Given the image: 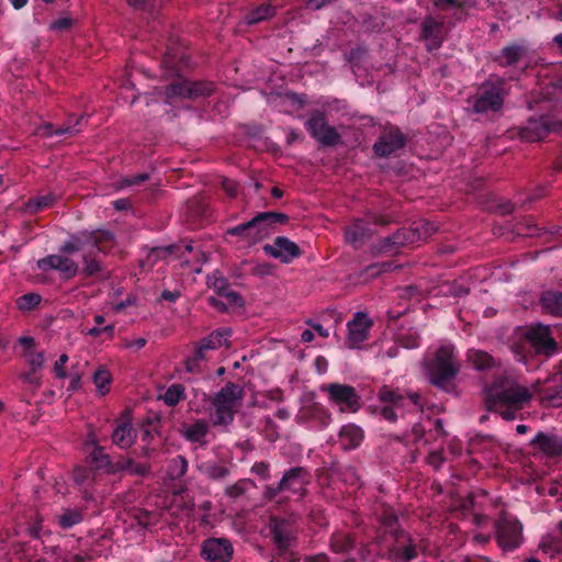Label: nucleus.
Masks as SVG:
<instances>
[{
    "label": "nucleus",
    "instance_id": "23",
    "mask_svg": "<svg viewBox=\"0 0 562 562\" xmlns=\"http://www.w3.org/2000/svg\"><path fill=\"white\" fill-rule=\"evenodd\" d=\"M530 445L549 458L562 456V437L555 434L539 431Z\"/></svg>",
    "mask_w": 562,
    "mask_h": 562
},
{
    "label": "nucleus",
    "instance_id": "38",
    "mask_svg": "<svg viewBox=\"0 0 562 562\" xmlns=\"http://www.w3.org/2000/svg\"><path fill=\"white\" fill-rule=\"evenodd\" d=\"M355 548V539L349 533L336 532L330 539V549L335 553H348Z\"/></svg>",
    "mask_w": 562,
    "mask_h": 562
},
{
    "label": "nucleus",
    "instance_id": "8",
    "mask_svg": "<svg viewBox=\"0 0 562 562\" xmlns=\"http://www.w3.org/2000/svg\"><path fill=\"white\" fill-rule=\"evenodd\" d=\"M389 223L390 220L384 216L370 213L367 218L355 220L345 227V241L355 249H359L374 235L371 224L385 226Z\"/></svg>",
    "mask_w": 562,
    "mask_h": 562
},
{
    "label": "nucleus",
    "instance_id": "59",
    "mask_svg": "<svg viewBox=\"0 0 562 562\" xmlns=\"http://www.w3.org/2000/svg\"><path fill=\"white\" fill-rule=\"evenodd\" d=\"M222 296L227 300L229 305L235 307H240L245 303L243 296L238 292L232 291L229 289Z\"/></svg>",
    "mask_w": 562,
    "mask_h": 562
},
{
    "label": "nucleus",
    "instance_id": "48",
    "mask_svg": "<svg viewBox=\"0 0 562 562\" xmlns=\"http://www.w3.org/2000/svg\"><path fill=\"white\" fill-rule=\"evenodd\" d=\"M82 521V514L76 509H67L58 516V524L64 529H69Z\"/></svg>",
    "mask_w": 562,
    "mask_h": 562
},
{
    "label": "nucleus",
    "instance_id": "49",
    "mask_svg": "<svg viewBox=\"0 0 562 562\" xmlns=\"http://www.w3.org/2000/svg\"><path fill=\"white\" fill-rule=\"evenodd\" d=\"M41 295L36 293H27L18 299V306L21 311H31L41 303Z\"/></svg>",
    "mask_w": 562,
    "mask_h": 562
},
{
    "label": "nucleus",
    "instance_id": "30",
    "mask_svg": "<svg viewBox=\"0 0 562 562\" xmlns=\"http://www.w3.org/2000/svg\"><path fill=\"white\" fill-rule=\"evenodd\" d=\"M411 234L414 235V244L427 240L438 229V227L428 220H418L409 225Z\"/></svg>",
    "mask_w": 562,
    "mask_h": 562
},
{
    "label": "nucleus",
    "instance_id": "24",
    "mask_svg": "<svg viewBox=\"0 0 562 562\" xmlns=\"http://www.w3.org/2000/svg\"><path fill=\"white\" fill-rule=\"evenodd\" d=\"M210 431V425L204 419H196L191 425H184L180 430V435L189 442L200 443L205 446L206 441L204 438Z\"/></svg>",
    "mask_w": 562,
    "mask_h": 562
},
{
    "label": "nucleus",
    "instance_id": "11",
    "mask_svg": "<svg viewBox=\"0 0 562 562\" xmlns=\"http://www.w3.org/2000/svg\"><path fill=\"white\" fill-rule=\"evenodd\" d=\"M407 136L394 125L386 126L380 134L378 140L373 145L375 155L380 157H389L407 144Z\"/></svg>",
    "mask_w": 562,
    "mask_h": 562
},
{
    "label": "nucleus",
    "instance_id": "52",
    "mask_svg": "<svg viewBox=\"0 0 562 562\" xmlns=\"http://www.w3.org/2000/svg\"><path fill=\"white\" fill-rule=\"evenodd\" d=\"M393 239H395L398 248L414 244V235L411 234L409 226L394 232Z\"/></svg>",
    "mask_w": 562,
    "mask_h": 562
},
{
    "label": "nucleus",
    "instance_id": "22",
    "mask_svg": "<svg viewBox=\"0 0 562 562\" xmlns=\"http://www.w3.org/2000/svg\"><path fill=\"white\" fill-rule=\"evenodd\" d=\"M372 323L362 312H357L353 319L348 323V337L346 345L348 348H358L368 337V331Z\"/></svg>",
    "mask_w": 562,
    "mask_h": 562
},
{
    "label": "nucleus",
    "instance_id": "64",
    "mask_svg": "<svg viewBox=\"0 0 562 562\" xmlns=\"http://www.w3.org/2000/svg\"><path fill=\"white\" fill-rule=\"evenodd\" d=\"M126 470V458H120L116 461H110V465L108 468V472L115 474L117 472H122Z\"/></svg>",
    "mask_w": 562,
    "mask_h": 562
},
{
    "label": "nucleus",
    "instance_id": "21",
    "mask_svg": "<svg viewBox=\"0 0 562 562\" xmlns=\"http://www.w3.org/2000/svg\"><path fill=\"white\" fill-rule=\"evenodd\" d=\"M111 439L112 442L121 449H127L134 445L136 431L133 427L128 412H124L121 419L116 420Z\"/></svg>",
    "mask_w": 562,
    "mask_h": 562
},
{
    "label": "nucleus",
    "instance_id": "28",
    "mask_svg": "<svg viewBox=\"0 0 562 562\" xmlns=\"http://www.w3.org/2000/svg\"><path fill=\"white\" fill-rule=\"evenodd\" d=\"M467 359L479 371L490 370L497 366L496 359L483 350L469 349Z\"/></svg>",
    "mask_w": 562,
    "mask_h": 562
},
{
    "label": "nucleus",
    "instance_id": "34",
    "mask_svg": "<svg viewBox=\"0 0 562 562\" xmlns=\"http://www.w3.org/2000/svg\"><path fill=\"white\" fill-rule=\"evenodd\" d=\"M199 471L207 479L213 481H223L229 474L227 467L221 465L213 461H207L199 465Z\"/></svg>",
    "mask_w": 562,
    "mask_h": 562
},
{
    "label": "nucleus",
    "instance_id": "41",
    "mask_svg": "<svg viewBox=\"0 0 562 562\" xmlns=\"http://www.w3.org/2000/svg\"><path fill=\"white\" fill-rule=\"evenodd\" d=\"M88 238L90 239V246L95 248L98 251L103 250L104 244H111L114 241L113 233L108 229L88 232Z\"/></svg>",
    "mask_w": 562,
    "mask_h": 562
},
{
    "label": "nucleus",
    "instance_id": "18",
    "mask_svg": "<svg viewBox=\"0 0 562 562\" xmlns=\"http://www.w3.org/2000/svg\"><path fill=\"white\" fill-rule=\"evenodd\" d=\"M233 552V546L226 538H209L201 549V555L209 562H229Z\"/></svg>",
    "mask_w": 562,
    "mask_h": 562
},
{
    "label": "nucleus",
    "instance_id": "44",
    "mask_svg": "<svg viewBox=\"0 0 562 562\" xmlns=\"http://www.w3.org/2000/svg\"><path fill=\"white\" fill-rule=\"evenodd\" d=\"M214 90L215 86L211 81H190L189 99L210 97Z\"/></svg>",
    "mask_w": 562,
    "mask_h": 562
},
{
    "label": "nucleus",
    "instance_id": "54",
    "mask_svg": "<svg viewBox=\"0 0 562 562\" xmlns=\"http://www.w3.org/2000/svg\"><path fill=\"white\" fill-rule=\"evenodd\" d=\"M249 482V480H239L238 482L226 486L225 494L231 498H237L246 493Z\"/></svg>",
    "mask_w": 562,
    "mask_h": 562
},
{
    "label": "nucleus",
    "instance_id": "29",
    "mask_svg": "<svg viewBox=\"0 0 562 562\" xmlns=\"http://www.w3.org/2000/svg\"><path fill=\"white\" fill-rule=\"evenodd\" d=\"M541 398L552 406H562V374L554 375L550 384L541 390Z\"/></svg>",
    "mask_w": 562,
    "mask_h": 562
},
{
    "label": "nucleus",
    "instance_id": "39",
    "mask_svg": "<svg viewBox=\"0 0 562 562\" xmlns=\"http://www.w3.org/2000/svg\"><path fill=\"white\" fill-rule=\"evenodd\" d=\"M87 246H90V239L88 238V232H81L72 235L60 248L61 252L75 254L85 250Z\"/></svg>",
    "mask_w": 562,
    "mask_h": 562
},
{
    "label": "nucleus",
    "instance_id": "62",
    "mask_svg": "<svg viewBox=\"0 0 562 562\" xmlns=\"http://www.w3.org/2000/svg\"><path fill=\"white\" fill-rule=\"evenodd\" d=\"M68 361V356L66 353H63L59 359L55 362L54 371L56 373V376L59 379H65L67 373L65 370V364Z\"/></svg>",
    "mask_w": 562,
    "mask_h": 562
},
{
    "label": "nucleus",
    "instance_id": "12",
    "mask_svg": "<svg viewBox=\"0 0 562 562\" xmlns=\"http://www.w3.org/2000/svg\"><path fill=\"white\" fill-rule=\"evenodd\" d=\"M562 122L553 121L549 116L530 117L526 125L520 128V137L526 142H539L547 137L551 132L559 131Z\"/></svg>",
    "mask_w": 562,
    "mask_h": 562
},
{
    "label": "nucleus",
    "instance_id": "50",
    "mask_svg": "<svg viewBox=\"0 0 562 562\" xmlns=\"http://www.w3.org/2000/svg\"><path fill=\"white\" fill-rule=\"evenodd\" d=\"M150 467L146 463H137L132 458H126V470L131 475L145 476L149 473Z\"/></svg>",
    "mask_w": 562,
    "mask_h": 562
},
{
    "label": "nucleus",
    "instance_id": "4",
    "mask_svg": "<svg viewBox=\"0 0 562 562\" xmlns=\"http://www.w3.org/2000/svg\"><path fill=\"white\" fill-rule=\"evenodd\" d=\"M519 361L526 362L527 353L549 358L557 353L558 342L552 337L549 326L538 324L530 326L524 334V341L512 346Z\"/></svg>",
    "mask_w": 562,
    "mask_h": 562
},
{
    "label": "nucleus",
    "instance_id": "55",
    "mask_svg": "<svg viewBox=\"0 0 562 562\" xmlns=\"http://www.w3.org/2000/svg\"><path fill=\"white\" fill-rule=\"evenodd\" d=\"M381 522L390 535L392 530H402L397 527V516L392 512H385L381 516Z\"/></svg>",
    "mask_w": 562,
    "mask_h": 562
},
{
    "label": "nucleus",
    "instance_id": "60",
    "mask_svg": "<svg viewBox=\"0 0 562 562\" xmlns=\"http://www.w3.org/2000/svg\"><path fill=\"white\" fill-rule=\"evenodd\" d=\"M21 379H22L25 383H27V384L32 385V386H33V387H35V389L40 387V385H41V375H40V374H38V372H37V371H35V370H31V369H30V371H29V372H25V373H23V374L21 375Z\"/></svg>",
    "mask_w": 562,
    "mask_h": 562
},
{
    "label": "nucleus",
    "instance_id": "16",
    "mask_svg": "<svg viewBox=\"0 0 562 562\" xmlns=\"http://www.w3.org/2000/svg\"><path fill=\"white\" fill-rule=\"evenodd\" d=\"M445 37V21L426 15L420 23L419 38L425 42L427 50L438 49Z\"/></svg>",
    "mask_w": 562,
    "mask_h": 562
},
{
    "label": "nucleus",
    "instance_id": "35",
    "mask_svg": "<svg viewBox=\"0 0 562 562\" xmlns=\"http://www.w3.org/2000/svg\"><path fill=\"white\" fill-rule=\"evenodd\" d=\"M276 14V8L271 4L262 3L256 9L245 14L244 20L247 24L252 25L261 21L268 20Z\"/></svg>",
    "mask_w": 562,
    "mask_h": 562
},
{
    "label": "nucleus",
    "instance_id": "31",
    "mask_svg": "<svg viewBox=\"0 0 562 562\" xmlns=\"http://www.w3.org/2000/svg\"><path fill=\"white\" fill-rule=\"evenodd\" d=\"M231 336L229 329H216L213 330L210 335L206 337L201 338L198 340L207 351L210 350H216L221 348L222 346H227V339Z\"/></svg>",
    "mask_w": 562,
    "mask_h": 562
},
{
    "label": "nucleus",
    "instance_id": "43",
    "mask_svg": "<svg viewBox=\"0 0 562 562\" xmlns=\"http://www.w3.org/2000/svg\"><path fill=\"white\" fill-rule=\"evenodd\" d=\"M184 386L180 383L171 384L161 396L165 404L172 407L176 406L180 401L186 398Z\"/></svg>",
    "mask_w": 562,
    "mask_h": 562
},
{
    "label": "nucleus",
    "instance_id": "20",
    "mask_svg": "<svg viewBox=\"0 0 562 562\" xmlns=\"http://www.w3.org/2000/svg\"><path fill=\"white\" fill-rule=\"evenodd\" d=\"M379 400L384 404L380 408V415L389 422H395L397 415L395 413L396 407H403L405 404V395L400 390H394L389 386H383L379 391Z\"/></svg>",
    "mask_w": 562,
    "mask_h": 562
},
{
    "label": "nucleus",
    "instance_id": "7",
    "mask_svg": "<svg viewBox=\"0 0 562 562\" xmlns=\"http://www.w3.org/2000/svg\"><path fill=\"white\" fill-rule=\"evenodd\" d=\"M268 527L278 555L291 561L294 554L293 549L297 543L295 524L290 519L271 517Z\"/></svg>",
    "mask_w": 562,
    "mask_h": 562
},
{
    "label": "nucleus",
    "instance_id": "26",
    "mask_svg": "<svg viewBox=\"0 0 562 562\" xmlns=\"http://www.w3.org/2000/svg\"><path fill=\"white\" fill-rule=\"evenodd\" d=\"M363 440V431L360 427L348 424L339 432V442L344 450L357 448Z\"/></svg>",
    "mask_w": 562,
    "mask_h": 562
},
{
    "label": "nucleus",
    "instance_id": "47",
    "mask_svg": "<svg viewBox=\"0 0 562 562\" xmlns=\"http://www.w3.org/2000/svg\"><path fill=\"white\" fill-rule=\"evenodd\" d=\"M111 381L112 378L110 372L103 367H100L93 374V383L101 395H104L110 391Z\"/></svg>",
    "mask_w": 562,
    "mask_h": 562
},
{
    "label": "nucleus",
    "instance_id": "6",
    "mask_svg": "<svg viewBox=\"0 0 562 562\" xmlns=\"http://www.w3.org/2000/svg\"><path fill=\"white\" fill-rule=\"evenodd\" d=\"M504 85V79L488 80L482 83L476 94L469 100L472 103L473 112L486 117L501 112L506 97Z\"/></svg>",
    "mask_w": 562,
    "mask_h": 562
},
{
    "label": "nucleus",
    "instance_id": "14",
    "mask_svg": "<svg viewBox=\"0 0 562 562\" xmlns=\"http://www.w3.org/2000/svg\"><path fill=\"white\" fill-rule=\"evenodd\" d=\"M391 536L396 543L387 552V558L392 562H409L417 558L418 546L405 530H392Z\"/></svg>",
    "mask_w": 562,
    "mask_h": 562
},
{
    "label": "nucleus",
    "instance_id": "32",
    "mask_svg": "<svg viewBox=\"0 0 562 562\" xmlns=\"http://www.w3.org/2000/svg\"><path fill=\"white\" fill-rule=\"evenodd\" d=\"M540 302L547 312L562 316V292L546 291L541 294Z\"/></svg>",
    "mask_w": 562,
    "mask_h": 562
},
{
    "label": "nucleus",
    "instance_id": "36",
    "mask_svg": "<svg viewBox=\"0 0 562 562\" xmlns=\"http://www.w3.org/2000/svg\"><path fill=\"white\" fill-rule=\"evenodd\" d=\"M471 0H431L434 7L442 12L456 9L454 15L457 20L464 18V8L470 5Z\"/></svg>",
    "mask_w": 562,
    "mask_h": 562
},
{
    "label": "nucleus",
    "instance_id": "33",
    "mask_svg": "<svg viewBox=\"0 0 562 562\" xmlns=\"http://www.w3.org/2000/svg\"><path fill=\"white\" fill-rule=\"evenodd\" d=\"M82 260L85 263V267L81 270V273L83 274V277L90 278V277L100 276L102 279L109 278V272L105 271V269L103 268V266L101 265L100 261L92 258L91 251L85 254L82 256Z\"/></svg>",
    "mask_w": 562,
    "mask_h": 562
},
{
    "label": "nucleus",
    "instance_id": "17",
    "mask_svg": "<svg viewBox=\"0 0 562 562\" xmlns=\"http://www.w3.org/2000/svg\"><path fill=\"white\" fill-rule=\"evenodd\" d=\"M262 249L266 255L279 259L282 263H290L302 255L299 245L285 236H278L273 244H266Z\"/></svg>",
    "mask_w": 562,
    "mask_h": 562
},
{
    "label": "nucleus",
    "instance_id": "61",
    "mask_svg": "<svg viewBox=\"0 0 562 562\" xmlns=\"http://www.w3.org/2000/svg\"><path fill=\"white\" fill-rule=\"evenodd\" d=\"M72 22L70 18H60L50 24V30L57 32L68 31L72 26Z\"/></svg>",
    "mask_w": 562,
    "mask_h": 562
},
{
    "label": "nucleus",
    "instance_id": "53",
    "mask_svg": "<svg viewBox=\"0 0 562 562\" xmlns=\"http://www.w3.org/2000/svg\"><path fill=\"white\" fill-rule=\"evenodd\" d=\"M207 283L221 296L229 289V285H228V282L226 281V279L218 276V272H215L211 277H209Z\"/></svg>",
    "mask_w": 562,
    "mask_h": 562
},
{
    "label": "nucleus",
    "instance_id": "25",
    "mask_svg": "<svg viewBox=\"0 0 562 562\" xmlns=\"http://www.w3.org/2000/svg\"><path fill=\"white\" fill-rule=\"evenodd\" d=\"M528 49L525 45L512 44L503 47L499 56L495 60H498L499 65L504 67L515 66L526 57Z\"/></svg>",
    "mask_w": 562,
    "mask_h": 562
},
{
    "label": "nucleus",
    "instance_id": "13",
    "mask_svg": "<svg viewBox=\"0 0 562 562\" xmlns=\"http://www.w3.org/2000/svg\"><path fill=\"white\" fill-rule=\"evenodd\" d=\"M496 540L504 551H513L522 542V526L516 519L503 518L496 526Z\"/></svg>",
    "mask_w": 562,
    "mask_h": 562
},
{
    "label": "nucleus",
    "instance_id": "5",
    "mask_svg": "<svg viewBox=\"0 0 562 562\" xmlns=\"http://www.w3.org/2000/svg\"><path fill=\"white\" fill-rule=\"evenodd\" d=\"M244 397L243 389L234 383L227 382L211 400L213 406L212 422L214 426H228L233 423L237 403Z\"/></svg>",
    "mask_w": 562,
    "mask_h": 562
},
{
    "label": "nucleus",
    "instance_id": "37",
    "mask_svg": "<svg viewBox=\"0 0 562 562\" xmlns=\"http://www.w3.org/2000/svg\"><path fill=\"white\" fill-rule=\"evenodd\" d=\"M45 553L52 559V562H85L82 555L66 551L58 546L45 548Z\"/></svg>",
    "mask_w": 562,
    "mask_h": 562
},
{
    "label": "nucleus",
    "instance_id": "1",
    "mask_svg": "<svg viewBox=\"0 0 562 562\" xmlns=\"http://www.w3.org/2000/svg\"><path fill=\"white\" fill-rule=\"evenodd\" d=\"M533 392L520 384L514 376L497 375L484 387V403L487 411L498 414L504 420H515L528 407Z\"/></svg>",
    "mask_w": 562,
    "mask_h": 562
},
{
    "label": "nucleus",
    "instance_id": "46",
    "mask_svg": "<svg viewBox=\"0 0 562 562\" xmlns=\"http://www.w3.org/2000/svg\"><path fill=\"white\" fill-rule=\"evenodd\" d=\"M54 201H55V196L53 194L36 196L33 199H30L25 203V210L27 212H30L31 214H35L38 211L50 206L54 203Z\"/></svg>",
    "mask_w": 562,
    "mask_h": 562
},
{
    "label": "nucleus",
    "instance_id": "40",
    "mask_svg": "<svg viewBox=\"0 0 562 562\" xmlns=\"http://www.w3.org/2000/svg\"><path fill=\"white\" fill-rule=\"evenodd\" d=\"M190 80L178 78L166 88L167 98H187L189 99Z\"/></svg>",
    "mask_w": 562,
    "mask_h": 562
},
{
    "label": "nucleus",
    "instance_id": "45",
    "mask_svg": "<svg viewBox=\"0 0 562 562\" xmlns=\"http://www.w3.org/2000/svg\"><path fill=\"white\" fill-rule=\"evenodd\" d=\"M188 471V461L183 456H177L169 461L168 474L172 480H179Z\"/></svg>",
    "mask_w": 562,
    "mask_h": 562
},
{
    "label": "nucleus",
    "instance_id": "42",
    "mask_svg": "<svg viewBox=\"0 0 562 562\" xmlns=\"http://www.w3.org/2000/svg\"><path fill=\"white\" fill-rule=\"evenodd\" d=\"M94 448L89 453L88 460L91 464L95 467V469H105L108 471V468L110 465L111 457L110 454L104 452V448L92 442Z\"/></svg>",
    "mask_w": 562,
    "mask_h": 562
},
{
    "label": "nucleus",
    "instance_id": "15",
    "mask_svg": "<svg viewBox=\"0 0 562 562\" xmlns=\"http://www.w3.org/2000/svg\"><path fill=\"white\" fill-rule=\"evenodd\" d=\"M311 473L306 468L294 467L284 472L279 481V488L292 492L301 499L307 493L306 486L311 483Z\"/></svg>",
    "mask_w": 562,
    "mask_h": 562
},
{
    "label": "nucleus",
    "instance_id": "2",
    "mask_svg": "<svg viewBox=\"0 0 562 562\" xmlns=\"http://www.w3.org/2000/svg\"><path fill=\"white\" fill-rule=\"evenodd\" d=\"M460 367L451 345L441 346L431 358L424 361V372L430 384L447 393L454 391L453 380Z\"/></svg>",
    "mask_w": 562,
    "mask_h": 562
},
{
    "label": "nucleus",
    "instance_id": "19",
    "mask_svg": "<svg viewBox=\"0 0 562 562\" xmlns=\"http://www.w3.org/2000/svg\"><path fill=\"white\" fill-rule=\"evenodd\" d=\"M37 268L44 272L48 270L59 271L66 280L74 278L78 272V265L68 257L49 255L37 261Z\"/></svg>",
    "mask_w": 562,
    "mask_h": 562
},
{
    "label": "nucleus",
    "instance_id": "9",
    "mask_svg": "<svg viewBox=\"0 0 562 562\" xmlns=\"http://www.w3.org/2000/svg\"><path fill=\"white\" fill-rule=\"evenodd\" d=\"M305 127L313 138L323 146H336L340 143V135L334 126L327 124L321 111H313L305 123Z\"/></svg>",
    "mask_w": 562,
    "mask_h": 562
},
{
    "label": "nucleus",
    "instance_id": "3",
    "mask_svg": "<svg viewBox=\"0 0 562 562\" xmlns=\"http://www.w3.org/2000/svg\"><path fill=\"white\" fill-rule=\"evenodd\" d=\"M288 221L289 216L284 213L261 212L250 221L228 228L226 235L236 236L248 245H256L270 236L277 224H285Z\"/></svg>",
    "mask_w": 562,
    "mask_h": 562
},
{
    "label": "nucleus",
    "instance_id": "51",
    "mask_svg": "<svg viewBox=\"0 0 562 562\" xmlns=\"http://www.w3.org/2000/svg\"><path fill=\"white\" fill-rule=\"evenodd\" d=\"M374 249L382 254H395L400 248L396 246L395 239H393V234L381 238L375 245Z\"/></svg>",
    "mask_w": 562,
    "mask_h": 562
},
{
    "label": "nucleus",
    "instance_id": "10",
    "mask_svg": "<svg viewBox=\"0 0 562 562\" xmlns=\"http://www.w3.org/2000/svg\"><path fill=\"white\" fill-rule=\"evenodd\" d=\"M323 391L328 393L329 400L339 406L341 412L355 413L361 407V398L351 385L330 383L323 386Z\"/></svg>",
    "mask_w": 562,
    "mask_h": 562
},
{
    "label": "nucleus",
    "instance_id": "58",
    "mask_svg": "<svg viewBox=\"0 0 562 562\" xmlns=\"http://www.w3.org/2000/svg\"><path fill=\"white\" fill-rule=\"evenodd\" d=\"M201 361L195 359L193 355L187 357L184 360L186 371L189 373L199 374L202 372Z\"/></svg>",
    "mask_w": 562,
    "mask_h": 562
},
{
    "label": "nucleus",
    "instance_id": "57",
    "mask_svg": "<svg viewBox=\"0 0 562 562\" xmlns=\"http://www.w3.org/2000/svg\"><path fill=\"white\" fill-rule=\"evenodd\" d=\"M27 362L30 364L31 370H35L40 372L44 363V353L43 352H30L27 356Z\"/></svg>",
    "mask_w": 562,
    "mask_h": 562
},
{
    "label": "nucleus",
    "instance_id": "27",
    "mask_svg": "<svg viewBox=\"0 0 562 562\" xmlns=\"http://www.w3.org/2000/svg\"><path fill=\"white\" fill-rule=\"evenodd\" d=\"M85 115H80V116H69L67 122L59 128H56L54 130L53 128V125L52 124H47L43 127V135L44 136H53V135H57V136H60V135H69V136H75L77 135L80 130L77 128L78 125L81 124V122L85 120Z\"/></svg>",
    "mask_w": 562,
    "mask_h": 562
},
{
    "label": "nucleus",
    "instance_id": "56",
    "mask_svg": "<svg viewBox=\"0 0 562 562\" xmlns=\"http://www.w3.org/2000/svg\"><path fill=\"white\" fill-rule=\"evenodd\" d=\"M149 179L148 173H139L136 176L125 177L120 180V187H132V186H139L143 182L147 181Z\"/></svg>",
    "mask_w": 562,
    "mask_h": 562
},
{
    "label": "nucleus",
    "instance_id": "63",
    "mask_svg": "<svg viewBox=\"0 0 562 562\" xmlns=\"http://www.w3.org/2000/svg\"><path fill=\"white\" fill-rule=\"evenodd\" d=\"M251 472L262 479H268L269 477V464L263 461L256 462L251 468Z\"/></svg>",
    "mask_w": 562,
    "mask_h": 562
}]
</instances>
